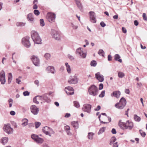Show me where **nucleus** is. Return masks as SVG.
Segmentation results:
<instances>
[{"instance_id":"6e6d98bb","label":"nucleus","mask_w":147,"mask_h":147,"mask_svg":"<svg viewBox=\"0 0 147 147\" xmlns=\"http://www.w3.org/2000/svg\"><path fill=\"white\" fill-rule=\"evenodd\" d=\"M143 17L144 20H147V17L146 16V14L145 13H144L142 15Z\"/></svg>"},{"instance_id":"37998d69","label":"nucleus","mask_w":147,"mask_h":147,"mask_svg":"<svg viewBox=\"0 0 147 147\" xmlns=\"http://www.w3.org/2000/svg\"><path fill=\"white\" fill-rule=\"evenodd\" d=\"M38 136L37 135L35 134H32L31 136V138L34 140L35 141L37 139Z\"/></svg>"},{"instance_id":"7ed1b4c3","label":"nucleus","mask_w":147,"mask_h":147,"mask_svg":"<svg viewBox=\"0 0 147 147\" xmlns=\"http://www.w3.org/2000/svg\"><path fill=\"white\" fill-rule=\"evenodd\" d=\"M98 88L94 85H92L88 88L89 94L92 96H95L98 94Z\"/></svg>"},{"instance_id":"7c9ffc66","label":"nucleus","mask_w":147,"mask_h":147,"mask_svg":"<svg viewBox=\"0 0 147 147\" xmlns=\"http://www.w3.org/2000/svg\"><path fill=\"white\" fill-rule=\"evenodd\" d=\"M12 79V76L11 73H9L8 74V82L9 84L11 82Z\"/></svg>"},{"instance_id":"473e14b6","label":"nucleus","mask_w":147,"mask_h":147,"mask_svg":"<svg viewBox=\"0 0 147 147\" xmlns=\"http://www.w3.org/2000/svg\"><path fill=\"white\" fill-rule=\"evenodd\" d=\"M125 74L121 71H118V76L120 78H123L125 76Z\"/></svg>"},{"instance_id":"20e7f679","label":"nucleus","mask_w":147,"mask_h":147,"mask_svg":"<svg viewBox=\"0 0 147 147\" xmlns=\"http://www.w3.org/2000/svg\"><path fill=\"white\" fill-rule=\"evenodd\" d=\"M127 101L125 99L124 97L121 98L119 102L115 104V107L119 109H122L124 108L126 105Z\"/></svg>"},{"instance_id":"dca6fc26","label":"nucleus","mask_w":147,"mask_h":147,"mask_svg":"<svg viewBox=\"0 0 147 147\" xmlns=\"http://www.w3.org/2000/svg\"><path fill=\"white\" fill-rule=\"evenodd\" d=\"M90 14V20L92 23H95L96 22L95 15V13L93 11H90L89 12Z\"/></svg>"},{"instance_id":"a211bd4d","label":"nucleus","mask_w":147,"mask_h":147,"mask_svg":"<svg viewBox=\"0 0 147 147\" xmlns=\"http://www.w3.org/2000/svg\"><path fill=\"white\" fill-rule=\"evenodd\" d=\"M33 102L36 104H38L39 101H42L40 103L42 104V96H37L34 97L33 99Z\"/></svg>"},{"instance_id":"b1692460","label":"nucleus","mask_w":147,"mask_h":147,"mask_svg":"<svg viewBox=\"0 0 147 147\" xmlns=\"http://www.w3.org/2000/svg\"><path fill=\"white\" fill-rule=\"evenodd\" d=\"M65 65L66 67L67 71L69 74H70L71 72V70L70 65L67 62L65 63Z\"/></svg>"},{"instance_id":"4be33fe9","label":"nucleus","mask_w":147,"mask_h":147,"mask_svg":"<svg viewBox=\"0 0 147 147\" xmlns=\"http://www.w3.org/2000/svg\"><path fill=\"white\" fill-rule=\"evenodd\" d=\"M121 95V92L119 91H116L113 92L111 94L112 96H114L117 98H119Z\"/></svg>"},{"instance_id":"423d86ee","label":"nucleus","mask_w":147,"mask_h":147,"mask_svg":"<svg viewBox=\"0 0 147 147\" xmlns=\"http://www.w3.org/2000/svg\"><path fill=\"white\" fill-rule=\"evenodd\" d=\"M3 129L8 134H11L13 132V129L11 127L9 123L5 124L3 127Z\"/></svg>"},{"instance_id":"ea45409f","label":"nucleus","mask_w":147,"mask_h":147,"mask_svg":"<svg viewBox=\"0 0 147 147\" xmlns=\"http://www.w3.org/2000/svg\"><path fill=\"white\" fill-rule=\"evenodd\" d=\"M76 3L78 7L79 8V9L80 10H82V3H81V2L80 1V2H78Z\"/></svg>"},{"instance_id":"9d476101","label":"nucleus","mask_w":147,"mask_h":147,"mask_svg":"<svg viewBox=\"0 0 147 147\" xmlns=\"http://www.w3.org/2000/svg\"><path fill=\"white\" fill-rule=\"evenodd\" d=\"M47 18L49 22L51 23L54 22L56 18L55 14L54 13L49 12L47 14Z\"/></svg>"},{"instance_id":"e433bc0d","label":"nucleus","mask_w":147,"mask_h":147,"mask_svg":"<svg viewBox=\"0 0 147 147\" xmlns=\"http://www.w3.org/2000/svg\"><path fill=\"white\" fill-rule=\"evenodd\" d=\"M74 106L77 108L80 107V105L78 102L77 101H74L73 102Z\"/></svg>"},{"instance_id":"a18cd8bd","label":"nucleus","mask_w":147,"mask_h":147,"mask_svg":"<svg viewBox=\"0 0 147 147\" xmlns=\"http://www.w3.org/2000/svg\"><path fill=\"white\" fill-rule=\"evenodd\" d=\"M65 90L71 92L74 91V89L71 86L66 87L65 88Z\"/></svg>"},{"instance_id":"bf43d9fd","label":"nucleus","mask_w":147,"mask_h":147,"mask_svg":"<svg viewBox=\"0 0 147 147\" xmlns=\"http://www.w3.org/2000/svg\"><path fill=\"white\" fill-rule=\"evenodd\" d=\"M100 25L102 27H104L106 26V24L103 22H101L100 23Z\"/></svg>"},{"instance_id":"39448f33","label":"nucleus","mask_w":147,"mask_h":147,"mask_svg":"<svg viewBox=\"0 0 147 147\" xmlns=\"http://www.w3.org/2000/svg\"><path fill=\"white\" fill-rule=\"evenodd\" d=\"M42 131L46 135L50 137H51L52 134H55V132L52 128L47 126L43 128Z\"/></svg>"},{"instance_id":"4468645a","label":"nucleus","mask_w":147,"mask_h":147,"mask_svg":"<svg viewBox=\"0 0 147 147\" xmlns=\"http://www.w3.org/2000/svg\"><path fill=\"white\" fill-rule=\"evenodd\" d=\"M91 105L89 104H85L83 105L82 110L83 111L90 113L91 111Z\"/></svg>"},{"instance_id":"5fc2aeb1","label":"nucleus","mask_w":147,"mask_h":147,"mask_svg":"<svg viewBox=\"0 0 147 147\" xmlns=\"http://www.w3.org/2000/svg\"><path fill=\"white\" fill-rule=\"evenodd\" d=\"M34 14L36 16L40 14L39 11L38 10H34Z\"/></svg>"},{"instance_id":"c85d7f7f","label":"nucleus","mask_w":147,"mask_h":147,"mask_svg":"<svg viewBox=\"0 0 147 147\" xmlns=\"http://www.w3.org/2000/svg\"><path fill=\"white\" fill-rule=\"evenodd\" d=\"M115 59L116 61H118L120 63H121L122 62V60L121 59H120V55L118 54H116L115 55Z\"/></svg>"},{"instance_id":"3c124183","label":"nucleus","mask_w":147,"mask_h":147,"mask_svg":"<svg viewBox=\"0 0 147 147\" xmlns=\"http://www.w3.org/2000/svg\"><path fill=\"white\" fill-rule=\"evenodd\" d=\"M105 95V91L103 90L102 91L100 94L99 95V97L101 98L103 97Z\"/></svg>"},{"instance_id":"603ef678","label":"nucleus","mask_w":147,"mask_h":147,"mask_svg":"<svg viewBox=\"0 0 147 147\" xmlns=\"http://www.w3.org/2000/svg\"><path fill=\"white\" fill-rule=\"evenodd\" d=\"M35 124L36 128H38L41 125V123L39 122H36Z\"/></svg>"},{"instance_id":"13d9d810","label":"nucleus","mask_w":147,"mask_h":147,"mask_svg":"<svg viewBox=\"0 0 147 147\" xmlns=\"http://www.w3.org/2000/svg\"><path fill=\"white\" fill-rule=\"evenodd\" d=\"M65 129L66 131H69L70 129V127L68 126H66L65 127Z\"/></svg>"},{"instance_id":"a19ab883","label":"nucleus","mask_w":147,"mask_h":147,"mask_svg":"<svg viewBox=\"0 0 147 147\" xmlns=\"http://www.w3.org/2000/svg\"><path fill=\"white\" fill-rule=\"evenodd\" d=\"M97 62L95 60H92L90 62V65L91 66L95 67L97 65Z\"/></svg>"},{"instance_id":"c03bdc74","label":"nucleus","mask_w":147,"mask_h":147,"mask_svg":"<svg viewBox=\"0 0 147 147\" xmlns=\"http://www.w3.org/2000/svg\"><path fill=\"white\" fill-rule=\"evenodd\" d=\"M40 26L42 27H43L45 26V24L43 19H40Z\"/></svg>"},{"instance_id":"aec40b11","label":"nucleus","mask_w":147,"mask_h":147,"mask_svg":"<svg viewBox=\"0 0 147 147\" xmlns=\"http://www.w3.org/2000/svg\"><path fill=\"white\" fill-rule=\"evenodd\" d=\"M27 19L28 21L31 23H34V18L33 17L32 13H30L28 14L27 16Z\"/></svg>"},{"instance_id":"4c0bfd02","label":"nucleus","mask_w":147,"mask_h":147,"mask_svg":"<svg viewBox=\"0 0 147 147\" xmlns=\"http://www.w3.org/2000/svg\"><path fill=\"white\" fill-rule=\"evenodd\" d=\"M98 54L103 57H104L105 53L103 50L102 49H100L99 50L98 52Z\"/></svg>"},{"instance_id":"6e6552de","label":"nucleus","mask_w":147,"mask_h":147,"mask_svg":"<svg viewBox=\"0 0 147 147\" xmlns=\"http://www.w3.org/2000/svg\"><path fill=\"white\" fill-rule=\"evenodd\" d=\"M51 34L52 37L55 39L59 40L61 38V35L60 32L54 29H52L51 32Z\"/></svg>"},{"instance_id":"58836bf2","label":"nucleus","mask_w":147,"mask_h":147,"mask_svg":"<svg viewBox=\"0 0 147 147\" xmlns=\"http://www.w3.org/2000/svg\"><path fill=\"white\" fill-rule=\"evenodd\" d=\"M26 24L25 23H23L22 22H17L16 23V25L18 26H24Z\"/></svg>"},{"instance_id":"774afa93","label":"nucleus","mask_w":147,"mask_h":147,"mask_svg":"<svg viewBox=\"0 0 147 147\" xmlns=\"http://www.w3.org/2000/svg\"><path fill=\"white\" fill-rule=\"evenodd\" d=\"M118 145L117 144V142H116L113 144V147H118Z\"/></svg>"},{"instance_id":"ddd939ff","label":"nucleus","mask_w":147,"mask_h":147,"mask_svg":"<svg viewBox=\"0 0 147 147\" xmlns=\"http://www.w3.org/2000/svg\"><path fill=\"white\" fill-rule=\"evenodd\" d=\"M30 110L31 113L34 115L38 114L39 111V109L35 105H32L30 107Z\"/></svg>"},{"instance_id":"0e129e2a","label":"nucleus","mask_w":147,"mask_h":147,"mask_svg":"<svg viewBox=\"0 0 147 147\" xmlns=\"http://www.w3.org/2000/svg\"><path fill=\"white\" fill-rule=\"evenodd\" d=\"M48 95L51 96H53L54 95L53 92H50L48 93Z\"/></svg>"},{"instance_id":"680f3d73","label":"nucleus","mask_w":147,"mask_h":147,"mask_svg":"<svg viewBox=\"0 0 147 147\" xmlns=\"http://www.w3.org/2000/svg\"><path fill=\"white\" fill-rule=\"evenodd\" d=\"M10 114L11 115H15L16 113L14 111H12L10 112Z\"/></svg>"},{"instance_id":"f03ea898","label":"nucleus","mask_w":147,"mask_h":147,"mask_svg":"<svg viewBox=\"0 0 147 147\" xmlns=\"http://www.w3.org/2000/svg\"><path fill=\"white\" fill-rule=\"evenodd\" d=\"M118 124L119 127L123 129H125L131 130L134 126L133 122L129 121H127L126 122H122L120 121Z\"/></svg>"},{"instance_id":"338daca9","label":"nucleus","mask_w":147,"mask_h":147,"mask_svg":"<svg viewBox=\"0 0 147 147\" xmlns=\"http://www.w3.org/2000/svg\"><path fill=\"white\" fill-rule=\"evenodd\" d=\"M100 109V107L99 105H98L96 108L94 109V110L95 111H98Z\"/></svg>"},{"instance_id":"e2e57ef3","label":"nucleus","mask_w":147,"mask_h":147,"mask_svg":"<svg viewBox=\"0 0 147 147\" xmlns=\"http://www.w3.org/2000/svg\"><path fill=\"white\" fill-rule=\"evenodd\" d=\"M122 31L123 33H126L127 32V30L126 28L124 27L122 28Z\"/></svg>"},{"instance_id":"f704fd0d","label":"nucleus","mask_w":147,"mask_h":147,"mask_svg":"<svg viewBox=\"0 0 147 147\" xmlns=\"http://www.w3.org/2000/svg\"><path fill=\"white\" fill-rule=\"evenodd\" d=\"M106 129V127H103L101 128L100 129L99 131L98 132V134L100 135L101 134H102L103 132H104Z\"/></svg>"},{"instance_id":"f257e3e1","label":"nucleus","mask_w":147,"mask_h":147,"mask_svg":"<svg viewBox=\"0 0 147 147\" xmlns=\"http://www.w3.org/2000/svg\"><path fill=\"white\" fill-rule=\"evenodd\" d=\"M31 37L34 44H41L42 40L38 32L35 30H32L31 32Z\"/></svg>"},{"instance_id":"2eb2a0df","label":"nucleus","mask_w":147,"mask_h":147,"mask_svg":"<svg viewBox=\"0 0 147 147\" xmlns=\"http://www.w3.org/2000/svg\"><path fill=\"white\" fill-rule=\"evenodd\" d=\"M0 81L1 84H4L6 82L5 74L4 71H1L0 73Z\"/></svg>"},{"instance_id":"0eeeda50","label":"nucleus","mask_w":147,"mask_h":147,"mask_svg":"<svg viewBox=\"0 0 147 147\" xmlns=\"http://www.w3.org/2000/svg\"><path fill=\"white\" fill-rule=\"evenodd\" d=\"M30 38L26 36L22 38V45L27 48H29L31 46V44L29 41Z\"/></svg>"},{"instance_id":"49530a36","label":"nucleus","mask_w":147,"mask_h":147,"mask_svg":"<svg viewBox=\"0 0 147 147\" xmlns=\"http://www.w3.org/2000/svg\"><path fill=\"white\" fill-rule=\"evenodd\" d=\"M13 99L11 98H9L8 100L9 105V107L10 108L12 107L13 103Z\"/></svg>"},{"instance_id":"de8ad7c7","label":"nucleus","mask_w":147,"mask_h":147,"mask_svg":"<svg viewBox=\"0 0 147 147\" xmlns=\"http://www.w3.org/2000/svg\"><path fill=\"white\" fill-rule=\"evenodd\" d=\"M65 92L68 95H72L74 94V91H69L67 90H65Z\"/></svg>"},{"instance_id":"bb28decb","label":"nucleus","mask_w":147,"mask_h":147,"mask_svg":"<svg viewBox=\"0 0 147 147\" xmlns=\"http://www.w3.org/2000/svg\"><path fill=\"white\" fill-rule=\"evenodd\" d=\"M95 134L93 132H89L87 135L88 138L89 140H92L93 139V136Z\"/></svg>"},{"instance_id":"69168bd1","label":"nucleus","mask_w":147,"mask_h":147,"mask_svg":"<svg viewBox=\"0 0 147 147\" xmlns=\"http://www.w3.org/2000/svg\"><path fill=\"white\" fill-rule=\"evenodd\" d=\"M71 116V115L70 113H67L65 114V117L66 118H68L70 117Z\"/></svg>"},{"instance_id":"6ab92c4d","label":"nucleus","mask_w":147,"mask_h":147,"mask_svg":"<svg viewBox=\"0 0 147 147\" xmlns=\"http://www.w3.org/2000/svg\"><path fill=\"white\" fill-rule=\"evenodd\" d=\"M46 71L48 73H51L52 74H55V70L54 67L52 66L47 67L46 69Z\"/></svg>"},{"instance_id":"8fccbe9b","label":"nucleus","mask_w":147,"mask_h":147,"mask_svg":"<svg viewBox=\"0 0 147 147\" xmlns=\"http://www.w3.org/2000/svg\"><path fill=\"white\" fill-rule=\"evenodd\" d=\"M116 140V138L114 136L112 137L111 139V141L110 143L111 144L114 142Z\"/></svg>"},{"instance_id":"cd10ccee","label":"nucleus","mask_w":147,"mask_h":147,"mask_svg":"<svg viewBox=\"0 0 147 147\" xmlns=\"http://www.w3.org/2000/svg\"><path fill=\"white\" fill-rule=\"evenodd\" d=\"M70 26L74 30H77L78 28L77 24L74 22L71 23Z\"/></svg>"},{"instance_id":"1a4fd4ad","label":"nucleus","mask_w":147,"mask_h":147,"mask_svg":"<svg viewBox=\"0 0 147 147\" xmlns=\"http://www.w3.org/2000/svg\"><path fill=\"white\" fill-rule=\"evenodd\" d=\"M33 64L36 66H39L40 65V60L38 56L35 55L32 56L30 58Z\"/></svg>"},{"instance_id":"79ce46f5","label":"nucleus","mask_w":147,"mask_h":147,"mask_svg":"<svg viewBox=\"0 0 147 147\" xmlns=\"http://www.w3.org/2000/svg\"><path fill=\"white\" fill-rule=\"evenodd\" d=\"M22 78L21 76H19L18 78L16 79V82L18 84H20L21 83V79Z\"/></svg>"},{"instance_id":"a878e982","label":"nucleus","mask_w":147,"mask_h":147,"mask_svg":"<svg viewBox=\"0 0 147 147\" xmlns=\"http://www.w3.org/2000/svg\"><path fill=\"white\" fill-rule=\"evenodd\" d=\"M22 125L23 127H24L28 125V120L27 119L24 118L22 119Z\"/></svg>"},{"instance_id":"72a5a7b5","label":"nucleus","mask_w":147,"mask_h":147,"mask_svg":"<svg viewBox=\"0 0 147 147\" xmlns=\"http://www.w3.org/2000/svg\"><path fill=\"white\" fill-rule=\"evenodd\" d=\"M43 141L44 140L42 138L38 137L35 141H36L37 143H42L43 142Z\"/></svg>"},{"instance_id":"f3484780","label":"nucleus","mask_w":147,"mask_h":147,"mask_svg":"<svg viewBox=\"0 0 147 147\" xmlns=\"http://www.w3.org/2000/svg\"><path fill=\"white\" fill-rule=\"evenodd\" d=\"M95 76L96 79L100 82H102L104 81V76L101 74L99 72L96 73Z\"/></svg>"},{"instance_id":"9b49d317","label":"nucleus","mask_w":147,"mask_h":147,"mask_svg":"<svg viewBox=\"0 0 147 147\" xmlns=\"http://www.w3.org/2000/svg\"><path fill=\"white\" fill-rule=\"evenodd\" d=\"M76 54L79 56L81 58H85L86 56V53L84 52L81 48H79L76 49Z\"/></svg>"},{"instance_id":"2f4dec72","label":"nucleus","mask_w":147,"mask_h":147,"mask_svg":"<svg viewBox=\"0 0 147 147\" xmlns=\"http://www.w3.org/2000/svg\"><path fill=\"white\" fill-rule=\"evenodd\" d=\"M134 118L135 121L137 122H139L141 120V118L136 115H134Z\"/></svg>"},{"instance_id":"f8f14e48","label":"nucleus","mask_w":147,"mask_h":147,"mask_svg":"<svg viewBox=\"0 0 147 147\" xmlns=\"http://www.w3.org/2000/svg\"><path fill=\"white\" fill-rule=\"evenodd\" d=\"M78 80L76 76H70L68 80V82L70 84H75L78 83Z\"/></svg>"},{"instance_id":"864d4df0","label":"nucleus","mask_w":147,"mask_h":147,"mask_svg":"<svg viewBox=\"0 0 147 147\" xmlns=\"http://www.w3.org/2000/svg\"><path fill=\"white\" fill-rule=\"evenodd\" d=\"M23 94L24 96H29L30 94V92L27 91H26L23 92Z\"/></svg>"},{"instance_id":"c9c22d12","label":"nucleus","mask_w":147,"mask_h":147,"mask_svg":"<svg viewBox=\"0 0 147 147\" xmlns=\"http://www.w3.org/2000/svg\"><path fill=\"white\" fill-rule=\"evenodd\" d=\"M68 58L71 61H73L75 59L74 56L71 55L70 54H68L67 55Z\"/></svg>"},{"instance_id":"412c9836","label":"nucleus","mask_w":147,"mask_h":147,"mask_svg":"<svg viewBox=\"0 0 147 147\" xmlns=\"http://www.w3.org/2000/svg\"><path fill=\"white\" fill-rule=\"evenodd\" d=\"M42 96V101H43L44 102H46L47 103H49L51 102V99L47 96L46 94H44Z\"/></svg>"},{"instance_id":"393cba45","label":"nucleus","mask_w":147,"mask_h":147,"mask_svg":"<svg viewBox=\"0 0 147 147\" xmlns=\"http://www.w3.org/2000/svg\"><path fill=\"white\" fill-rule=\"evenodd\" d=\"M71 124L73 127L76 129H77L79 127V124L77 121H73L71 123Z\"/></svg>"},{"instance_id":"c756f323","label":"nucleus","mask_w":147,"mask_h":147,"mask_svg":"<svg viewBox=\"0 0 147 147\" xmlns=\"http://www.w3.org/2000/svg\"><path fill=\"white\" fill-rule=\"evenodd\" d=\"M44 57L46 60H49L51 59V55L50 54L46 53L45 54Z\"/></svg>"},{"instance_id":"052dcab7","label":"nucleus","mask_w":147,"mask_h":147,"mask_svg":"<svg viewBox=\"0 0 147 147\" xmlns=\"http://www.w3.org/2000/svg\"><path fill=\"white\" fill-rule=\"evenodd\" d=\"M103 84H100L99 85V89L100 90H102L103 88Z\"/></svg>"},{"instance_id":"5701e85b","label":"nucleus","mask_w":147,"mask_h":147,"mask_svg":"<svg viewBox=\"0 0 147 147\" xmlns=\"http://www.w3.org/2000/svg\"><path fill=\"white\" fill-rule=\"evenodd\" d=\"M8 141V138L6 137L2 138L0 140V142L3 145L5 144Z\"/></svg>"},{"instance_id":"09e8293b","label":"nucleus","mask_w":147,"mask_h":147,"mask_svg":"<svg viewBox=\"0 0 147 147\" xmlns=\"http://www.w3.org/2000/svg\"><path fill=\"white\" fill-rule=\"evenodd\" d=\"M140 132L141 136L143 137H144L146 136V134L145 132L143 131L142 130H140Z\"/></svg>"},{"instance_id":"4d7b16f0","label":"nucleus","mask_w":147,"mask_h":147,"mask_svg":"<svg viewBox=\"0 0 147 147\" xmlns=\"http://www.w3.org/2000/svg\"><path fill=\"white\" fill-rule=\"evenodd\" d=\"M34 83L37 86H39V81L38 80H35L34 82Z\"/></svg>"}]
</instances>
